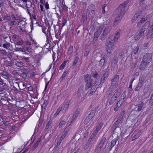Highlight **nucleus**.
<instances>
[{
	"label": "nucleus",
	"mask_w": 153,
	"mask_h": 153,
	"mask_svg": "<svg viewBox=\"0 0 153 153\" xmlns=\"http://www.w3.org/2000/svg\"><path fill=\"white\" fill-rule=\"evenodd\" d=\"M125 112L124 111H123L120 114V115L117 118L116 121L114 123L115 125L118 126L120 123L122 119L123 116L125 114Z\"/></svg>",
	"instance_id": "6e6552de"
},
{
	"label": "nucleus",
	"mask_w": 153,
	"mask_h": 153,
	"mask_svg": "<svg viewBox=\"0 0 153 153\" xmlns=\"http://www.w3.org/2000/svg\"><path fill=\"white\" fill-rule=\"evenodd\" d=\"M78 59L79 58L78 57H76L75 58L72 65V67H73V68H74L76 66V65L78 61Z\"/></svg>",
	"instance_id": "f704fd0d"
},
{
	"label": "nucleus",
	"mask_w": 153,
	"mask_h": 153,
	"mask_svg": "<svg viewBox=\"0 0 153 153\" xmlns=\"http://www.w3.org/2000/svg\"><path fill=\"white\" fill-rule=\"evenodd\" d=\"M144 31L141 30H140L139 33L134 38L135 40H137L140 38L144 35Z\"/></svg>",
	"instance_id": "4468645a"
},
{
	"label": "nucleus",
	"mask_w": 153,
	"mask_h": 153,
	"mask_svg": "<svg viewBox=\"0 0 153 153\" xmlns=\"http://www.w3.org/2000/svg\"><path fill=\"white\" fill-rule=\"evenodd\" d=\"M116 100L115 98H114V97H112L109 102V105H113L114 104V102Z\"/></svg>",
	"instance_id": "79ce46f5"
},
{
	"label": "nucleus",
	"mask_w": 153,
	"mask_h": 153,
	"mask_svg": "<svg viewBox=\"0 0 153 153\" xmlns=\"http://www.w3.org/2000/svg\"><path fill=\"white\" fill-rule=\"evenodd\" d=\"M152 56L151 53H146L144 56L142 60L149 64L152 61Z\"/></svg>",
	"instance_id": "423d86ee"
},
{
	"label": "nucleus",
	"mask_w": 153,
	"mask_h": 153,
	"mask_svg": "<svg viewBox=\"0 0 153 153\" xmlns=\"http://www.w3.org/2000/svg\"><path fill=\"white\" fill-rule=\"evenodd\" d=\"M42 137V136H40V137L38 139L36 143L33 145L32 148V149L33 150H34L38 146L39 143L41 141V139Z\"/></svg>",
	"instance_id": "aec40b11"
},
{
	"label": "nucleus",
	"mask_w": 153,
	"mask_h": 153,
	"mask_svg": "<svg viewBox=\"0 0 153 153\" xmlns=\"http://www.w3.org/2000/svg\"><path fill=\"white\" fill-rule=\"evenodd\" d=\"M68 60H65L64 62L61 65L60 67V69L62 70L64 68L66 64V63L68 62Z\"/></svg>",
	"instance_id": "58836bf2"
},
{
	"label": "nucleus",
	"mask_w": 153,
	"mask_h": 153,
	"mask_svg": "<svg viewBox=\"0 0 153 153\" xmlns=\"http://www.w3.org/2000/svg\"><path fill=\"white\" fill-rule=\"evenodd\" d=\"M148 17L147 16H144L138 22L137 24V26L138 27H140L141 24L144 23L146 20H147Z\"/></svg>",
	"instance_id": "f3484780"
},
{
	"label": "nucleus",
	"mask_w": 153,
	"mask_h": 153,
	"mask_svg": "<svg viewBox=\"0 0 153 153\" xmlns=\"http://www.w3.org/2000/svg\"><path fill=\"white\" fill-rule=\"evenodd\" d=\"M111 29V28L110 27H107L104 30L103 33L105 35H107L110 32Z\"/></svg>",
	"instance_id": "b1692460"
},
{
	"label": "nucleus",
	"mask_w": 153,
	"mask_h": 153,
	"mask_svg": "<svg viewBox=\"0 0 153 153\" xmlns=\"http://www.w3.org/2000/svg\"><path fill=\"white\" fill-rule=\"evenodd\" d=\"M96 90V88L94 87L91 88L88 96H91L93 93H94L95 92Z\"/></svg>",
	"instance_id": "e433bc0d"
},
{
	"label": "nucleus",
	"mask_w": 153,
	"mask_h": 153,
	"mask_svg": "<svg viewBox=\"0 0 153 153\" xmlns=\"http://www.w3.org/2000/svg\"><path fill=\"white\" fill-rule=\"evenodd\" d=\"M138 50L139 47H137L134 50V53L135 54H136L138 53Z\"/></svg>",
	"instance_id": "e2e57ef3"
},
{
	"label": "nucleus",
	"mask_w": 153,
	"mask_h": 153,
	"mask_svg": "<svg viewBox=\"0 0 153 153\" xmlns=\"http://www.w3.org/2000/svg\"><path fill=\"white\" fill-rule=\"evenodd\" d=\"M118 127H119L116 124L115 125V124L114 123L111 129V131L112 132H113L114 133L116 128Z\"/></svg>",
	"instance_id": "2f4dec72"
},
{
	"label": "nucleus",
	"mask_w": 153,
	"mask_h": 153,
	"mask_svg": "<svg viewBox=\"0 0 153 153\" xmlns=\"http://www.w3.org/2000/svg\"><path fill=\"white\" fill-rule=\"evenodd\" d=\"M103 26L102 25H101L99 27L97 30L96 31L94 34V36L98 37L100 34H101L103 29Z\"/></svg>",
	"instance_id": "dca6fc26"
},
{
	"label": "nucleus",
	"mask_w": 153,
	"mask_h": 153,
	"mask_svg": "<svg viewBox=\"0 0 153 153\" xmlns=\"http://www.w3.org/2000/svg\"><path fill=\"white\" fill-rule=\"evenodd\" d=\"M105 64V59L103 57L101 59L99 63V65L102 68L104 66Z\"/></svg>",
	"instance_id": "393cba45"
},
{
	"label": "nucleus",
	"mask_w": 153,
	"mask_h": 153,
	"mask_svg": "<svg viewBox=\"0 0 153 153\" xmlns=\"http://www.w3.org/2000/svg\"><path fill=\"white\" fill-rule=\"evenodd\" d=\"M114 46V44L111 41L107 42L105 45V48L107 53H111L112 52Z\"/></svg>",
	"instance_id": "39448f33"
},
{
	"label": "nucleus",
	"mask_w": 153,
	"mask_h": 153,
	"mask_svg": "<svg viewBox=\"0 0 153 153\" xmlns=\"http://www.w3.org/2000/svg\"><path fill=\"white\" fill-rule=\"evenodd\" d=\"M114 90V88L113 87H110L109 89V95H111L113 93Z\"/></svg>",
	"instance_id": "3c124183"
},
{
	"label": "nucleus",
	"mask_w": 153,
	"mask_h": 153,
	"mask_svg": "<svg viewBox=\"0 0 153 153\" xmlns=\"http://www.w3.org/2000/svg\"><path fill=\"white\" fill-rule=\"evenodd\" d=\"M66 123V122L65 121H63L61 122H60L59 125V128L62 127V126L65 124Z\"/></svg>",
	"instance_id": "49530a36"
},
{
	"label": "nucleus",
	"mask_w": 153,
	"mask_h": 153,
	"mask_svg": "<svg viewBox=\"0 0 153 153\" xmlns=\"http://www.w3.org/2000/svg\"><path fill=\"white\" fill-rule=\"evenodd\" d=\"M142 13V11L140 10H139L134 14L132 19L131 20V22L132 23H133L134 22L137 20L138 17Z\"/></svg>",
	"instance_id": "f8f14e48"
},
{
	"label": "nucleus",
	"mask_w": 153,
	"mask_h": 153,
	"mask_svg": "<svg viewBox=\"0 0 153 153\" xmlns=\"http://www.w3.org/2000/svg\"><path fill=\"white\" fill-rule=\"evenodd\" d=\"M48 103V102L47 100H45L43 104L41 106V108H42V111H43V110H45L46 106H47Z\"/></svg>",
	"instance_id": "a878e982"
},
{
	"label": "nucleus",
	"mask_w": 153,
	"mask_h": 153,
	"mask_svg": "<svg viewBox=\"0 0 153 153\" xmlns=\"http://www.w3.org/2000/svg\"><path fill=\"white\" fill-rule=\"evenodd\" d=\"M4 7V3L3 1H0V7L1 8V10Z\"/></svg>",
	"instance_id": "13d9d810"
},
{
	"label": "nucleus",
	"mask_w": 153,
	"mask_h": 153,
	"mask_svg": "<svg viewBox=\"0 0 153 153\" xmlns=\"http://www.w3.org/2000/svg\"><path fill=\"white\" fill-rule=\"evenodd\" d=\"M120 94V92H119L117 90L112 97H114V98H115L116 100H117V98L119 97Z\"/></svg>",
	"instance_id": "c85d7f7f"
},
{
	"label": "nucleus",
	"mask_w": 153,
	"mask_h": 153,
	"mask_svg": "<svg viewBox=\"0 0 153 153\" xmlns=\"http://www.w3.org/2000/svg\"><path fill=\"white\" fill-rule=\"evenodd\" d=\"M95 10V7L93 4H91L89 6L87 11L88 12H91L93 14H94Z\"/></svg>",
	"instance_id": "ddd939ff"
},
{
	"label": "nucleus",
	"mask_w": 153,
	"mask_h": 153,
	"mask_svg": "<svg viewBox=\"0 0 153 153\" xmlns=\"http://www.w3.org/2000/svg\"><path fill=\"white\" fill-rule=\"evenodd\" d=\"M80 110L79 109H78L76 110L73 116L71 123H72L76 119V118L78 117L79 114L80 113Z\"/></svg>",
	"instance_id": "2eb2a0df"
},
{
	"label": "nucleus",
	"mask_w": 153,
	"mask_h": 153,
	"mask_svg": "<svg viewBox=\"0 0 153 153\" xmlns=\"http://www.w3.org/2000/svg\"><path fill=\"white\" fill-rule=\"evenodd\" d=\"M20 76L22 78L25 79L27 76V74L23 72L20 74Z\"/></svg>",
	"instance_id": "c03bdc74"
},
{
	"label": "nucleus",
	"mask_w": 153,
	"mask_h": 153,
	"mask_svg": "<svg viewBox=\"0 0 153 153\" xmlns=\"http://www.w3.org/2000/svg\"><path fill=\"white\" fill-rule=\"evenodd\" d=\"M83 22H86L87 20V16L85 15H83L82 17Z\"/></svg>",
	"instance_id": "a18cd8bd"
},
{
	"label": "nucleus",
	"mask_w": 153,
	"mask_h": 153,
	"mask_svg": "<svg viewBox=\"0 0 153 153\" xmlns=\"http://www.w3.org/2000/svg\"><path fill=\"white\" fill-rule=\"evenodd\" d=\"M120 30L119 29L117 31V32L115 34V36L114 38V41H116L120 36Z\"/></svg>",
	"instance_id": "4be33fe9"
},
{
	"label": "nucleus",
	"mask_w": 153,
	"mask_h": 153,
	"mask_svg": "<svg viewBox=\"0 0 153 153\" xmlns=\"http://www.w3.org/2000/svg\"><path fill=\"white\" fill-rule=\"evenodd\" d=\"M124 102L125 99H120L119 101L118 102L119 103V104H120L121 105H122Z\"/></svg>",
	"instance_id": "0e129e2a"
},
{
	"label": "nucleus",
	"mask_w": 153,
	"mask_h": 153,
	"mask_svg": "<svg viewBox=\"0 0 153 153\" xmlns=\"http://www.w3.org/2000/svg\"><path fill=\"white\" fill-rule=\"evenodd\" d=\"M98 131H99L97 130L96 129L92 133V135H93V136H92V135L91 136L92 137H93V138H94V137L96 135Z\"/></svg>",
	"instance_id": "864d4df0"
},
{
	"label": "nucleus",
	"mask_w": 153,
	"mask_h": 153,
	"mask_svg": "<svg viewBox=\"0 0 153 153\" xmlns=\"http://www.w3.org/2000/svg\"><path fill=\"white\" fill-rule=\"evenodd\" d=\"M149 64L147 62H144L142 60L140 65V70L141 71L144 70Z\"/></svg>",
	"instance_id": "9b49d317"
},
{
	"label": "nucleus",
	"mask_w": 153,
	"mask_h": 153,
	"mask_svg": "<svg viewBox=\"0 0 153 153\" xmlns=\"http://www.w3.org/2000/svg\"><path fill=\"white\" fill-rule=\"evenodd\" d=\"M84 77L88 88H91L92 85V80L91 78V75L87 74L86 75H84Z\"/></svg>",
	"instance_id": "20e7f679"
},
{
	"label": "nucleus",
	"mask_w": 153,
	"mask_h": 153,
	"mask_svg": "<svg viewBox=\"0 0 153 153\" xmlns=\"http://www.w3.org/2000/svg\"><path fill=\"white\" fill-rule=\"evenodd\" d=\"M103 125V123L102 122L99 123H98V125L97 126L96 129L99 131L101 128L102 127Z\"/></svg>",
	"instance_id": "72a5a7b5"
},
{
	"label": "nucleus",
	"mask_w": 153,
	"mask_h": 153,
	"mask_svg": "<svg viewBox=\"0 0 153 153\" xmlns=\"http://www.w3.org/2000/svg\"><path fill=\"white\" fill-rule=\"evenodd\" d=\"M0 51L1 54L2 55H6L7 54V52L4 50H1Z\"/></svg>",
	"instance_id": "052dcab7"
},
{
	"label": "nucleus",
	"mask_w": 153,
	"mask_h": 153,
	"mask_svg": "<svg viewBox=\"0 0 153 153\" xmlns=\"http://www.w3.org/2000/svg\"><path fill=\"white\" fill-rule=\"evenodd\" d=\"M106 78H107L103 76L100 81V83H101V84L103 83L105 81V80Z\"/></svg>",
	"instance_id": "8fccbe9b"
},
{
	"label": "nucleus",
	"mask_w": 153,
	"mask_h": 153,
	"mask_svg": "<svg viewBox=\"0 0 153 153\" xmlns=\"http://www.w3.org/2000/svg\"><path fill=\"white\" fill-rule=\"evenodd\" d=\"M143 85V84L139 82L135 89V91H139Z\"/></svg>",
	"instance_id": "5701e85b"
},
{
	"label": "nucleus",
	"mask_w": 153,
	"mask_h": 153,
	"mask_svg": "<svg viewBox=\"0 0 153 153\" xmlns=\"http://www.w3.org/2000/svg\"><path fill=\"white\" fill-rule=\"evenodd\" d=\"M92 76L94 78L97 79L98 77V74L97 72H95L94 73L92 74Z\"/></svg>",
	"instance_id": "6e6d98bb"
},
{
	"label": "nucleus",
	"mask_w": 153,
	"mask_h": 153,
	"mask_svg": "<svg viewBox=\"0 0 153 153\" xmlns=\"http://www.w3.org/2000/svg\"><path fill=\"white\" fill-rule=\"evenodd\" d=\"M133 134L134 135V136L133 137V140H132L137 139L140 136V133L139 132H134L133 133Z\"/></svg>",
	"instance_id": "c756f323"
},
{
	"label": "nucleus",
	"mask_w": 153,
	"mask_h": 153,
	"mask_svg": "<svg viewBox=\"0 0 153 153\" xmlns=\"http://www.w3.org/2000/svg\"><path fill=\"white\" fill-rule=\"evenodd\" d=\"M96 109H94L91 111L90 114L86 117L84 120V124L87 125L95 115L96 112Z\"/></svg>",
	"instance_id": "7ed1b4c3"
},
{
	"label": "nucleus",
	"mask_w": 153,
	"mask_h": 153,
	"mask_svg": "<svg viewBox=\"0 0 153 153\" xmlns=\"http://www.w3.org/2000/svg\"><path fill=\"white\" fill-rule=\"evenodd\" d=\"M128 3V1H125L120 4L115 11L114 13L118 16L116 18L114 21V25L115 26V25H117L120 22L125 13V8Z\"/></svg>",
	"instance_id": "f257e3e1"
},
{
	"label": "nucleus",
	"mask_w": 153,
	"mask_h": 153,
	"mask_svg": "<svg viewBox=\"0 0 153 153\" xmlns=\"http://www.w3.org/2000/svg\"><path fill=\"white\" fill-rule=\"evenodd\" d=\"M16 15H12L10 16H9L7 15H4L3 17V20L5 21V23L8 21V24L9 25L11 26L12 25H15L17 24V22L15 20H18L19 19L18 17H16Z\"/></svg>",
	"instance_id": "f03ea898"
},
{
	"label": "nucleus",
	"mask_w": 153,
	"mask_h": 153,
	"mask_svg": "<svg viewBox=\"0 0 153 153\" xmlns=\"http://www.w3.org/2000/svg\"><path fill=\"white\" fill-rule=\"evenodd\" d=\"M24 42L23 41H18L16 43V45H22L24 44Z\"/></svg>",
	"instance_id": "de8ad7c7"
},
{
	"label": "nucleus",
	"mask_w": 153,
	"mask_h": 153,
	"mask_svg": "<svg viewBox=\"0 0 153 153\" xmlns=\"http://www.w3.org/2000/svg\"><path fill=\"white\" fill-rule=\"evenodd\" d=\"M145 104L144 103L143 101H140L139 103L136 105V107H137V111H140L143 110L146 108Z\"/></svg>",
	"instance_id": "0eeeda50"
},
{
	"label": "nucleus",
	"mask_w": 153,
	"mask_h": 153,
	"mask_svg": "<svg viewBox=\"0 0 153 153\" xmlns=\"http://www.w3.org/2000/svg\"><path fill=\"white\" fill-rule=\"evenodd\" d=\"M10 46V43H5L3 44V46L4 48L7 49Z\"/></svg>",
	"instance_id": "603ef678"
},
{
	"label": "nucleus",
	"mask_w": 153,
	"mask_h": 153,
	"mask_svg": "<svg viewBox=\"0 0 153 153\" xmlns=\"http://www.w3.org/2000/svg\"><path fill=\"white\" fill-rule=\"evenodd\" d=\"M1 74L5 79L7 78L9 76V73L6 71H3L2 73H1Z\"/></svg>",
	"instance_id": "cd10ccee"
},
{
	"label": "nucleus",
	"mask_w": 153,
	"mask_h": 153,
	"mask_svg": "<svg viewBox=\"0 0 153 153\" xmlns=\"http://www.w3.org/2000/svg\"><path fill=\"white\" fill-rule=\"evenodd\" d=\"M67 72L66 71H65L63 73V74H62V76L60 77V80L61 82H62L65 79L66 75L67 74Z\"/></svg>",
	"instance_id": "ea45409f"
},
{
	"label": "nucleus",
	"mask_w": 153,
	"mask_h": 153,
	"mask_svg": "<svg viewBox=\"0 0 153 153\" xmlns=\"http://www.w3.org/2000/svg\"><path fill=\"white\" fill-rule=\"evenodd\" d=\"M150 23V22L149 21L147 22L144 24V26H145V27H146L148 28L149 26Z\"/></svg>",
	"instance_id": "4d7b16f0"
},
{
	"label": "nucleus",
	"mask_w": 153,
	"mask_h": 153,
	"mask_svg": "<svg viewBox=\"0 0 153 153\" xmlns=\"http://www.w3.org/2000/svg\"><path fill=\"white\" fill-rule=\"evenodd\" d=\"M109 74V72L108 71H107L103 74V76L107 78Z\"/></svg>",
	"instance_id": "338daca9"
},
{
	"label": "nucleus",
	"mask_w": 153,
	"mask_h": 153,
	"mask_svg": "<svg viewBox=\"0 0 153 153\" xmlns=\"http://www.w3.org/2000/svg\"><path fill=\"white\" fill-rule=\"evenodd\" d=\"M52 123V121L51 120H50L47 123L46 126L45 128V129L46 130H48L50 127V126L51 125V124Z\"/></svg>",
	"instance_id": "7c9ffc66"
},
{
	"label": "nucleus",
	"mask_w": 153,
	"mask_h": 153,
	"mask_svg": "<svg viewBox=\"0 0 153 153\" xmlns=\"http://www.w3.org/2000/svg\"><path fill=\"white\" fill-rule=\"evenodd\" d=\"M106 36L107 35H105V34H104V33H103L102 35L101 36V37L100 39L102 40H104L105 39V38H106Z\"/></svg>",
	"instance_id": "680f3d73"
},
{
	"label": "nucleus",
	"mask_w": 153,
	"mask_h": 153,
	"mask_svg": "<svg viewBox=\"0 0 153 153\" xmlns=\"http://www.w3.org/2000/svg\"><path fill=\"white\" fill-rule=\"evenodd\" d=\"M24 64L22 62H17L16 64V65L17 67H22L23 66Z\"/></svg>",
	"instance_id": "5fc2aeb1"
},
{
	"label": "nucleus",
	"mask_w": 153,
	"mask_h": 153,
	"mask_svg": "<svg viewBox=\"0 0 153 153\" xmlns=\"http://www.w3.org/2000/svg\"><path fill=\"white\" fill-rule=\"evenodd\" d=\"M93 137L91 136L88 139V141L84 145L83 149L85 150H86L89 147L91 142L92 141Z\"/></svg>",
	"instance_id": "1a4fd4ad"
},
{
	"label": "nucleus",
	"mask_w": 153,
	"mask_h": 153,
	"mask_svg": "<svg viewBox=\"0 0 153 153\" xmlns=\"http://www.w3.org/2000/svg\"><path fill=\"white\" fill-rule=\"evenodd\" d=\"M117 63V61L115 59H114L112 60L111 62V65H113V66H114Z\"/></svg>",
	"instance_id": "09e8293b"
},
{
	"label": "nucleus",
	"mask_w": 153,
	"mask_h": 153,
	"mask_svg": "<svg viewBox=\"0 0 153 153\" xmlns=\"http://www.w3.org/2000/svg\"><path fill=\"white\" fill-rule=\"evenodd\" d=\"M121 106V105L119 104V103H118V102L116 104V105L115 106L114 108V110L115 111H117L120 107V106Z\"/></svg>",
	"instance_id": "c9c22d12"
},
{
	"label": "nucleus",
	"mask_w": 153,
	"mask_h": 153,
	"mask_svg": "<svg viewBox=\"0 0 153 153\" xmlns=\"http://www.w3.org/2000/svg\"><path fill=\"white\" fill-rule=\"evenodd\" d=\"M118 139H115L112 140L111 142L110 146L109 147V151H110L112 148L116 144V143Z\"/></svg>",
	"instance_id": "6ab92c4d"
},
{
	"label": "nucleus",
	"mask_w": 153,
	"mask_h": 153,
	"mask_svg": "<svg viewBox=\"0 0 153 153\" xmlns=\"http://www.w3.org/2000/svg\"><path fill=\"white\" fill-rule=\"evenodd\" d=\"M26 51L30 53H31L32 52V50L29 47H26Z\"/></svg>",
	"instance_id": "774afa93"
},
{
	"label": "nucleus",
	"mask_w": 153,
	"mask_h": 153,
	"mask_svg": "<svg viewBox=\"0 0 153 153\" xmlns=\"http://www.w3.org/2000/svg\"><path fill=\"white\" fill-rule=\"evenodd\" d=\"M15 50L16 51H20L22 52L25 53V54H28L26 52V51L25 50V48H17L16 47Z\"/></svg>",
	"instance_id": "412c9836"
},
{
	"label": "nucleus",
	"mask_w": 153,
	"mask_h": 153,
	"mask_svg": "<svg viewBox=\"0 0 153 153\" xmlns=\"http://www.w3.org/2000/svg\"><path fill=\"white\" fill-rule=\"evenodd\" d=\"M139 82L143 84L145 82V78L144 76L141 77L139 79Z\"/></svg>",
	"instance_id": "37998d69"
},
{
	"label": "nucleus",
	"mask_w": 153,
	"mask_h": 153,
	"mask_svg": "<svg viewBox=\"0 0 153 153\" xmlns=\"http://www.w3.org/2000/svg\"><path fill=\"white\" fill-rule=\"evenodd\" d=\"M19 23L22 25V26H23L26 24V22L23 20L20 21L19 22Z\"/></svg>",
	"instance_id": "69168bd1"
},
{
	"label": "nucleus",
	"mask_w": 153,
	"mask_h": 153,
	"mask_svg": "<svg viewBox=\"0 0 153 153\" xmlns=\"http://www.w3.org/2000/svg\"><path fill=\"white\" fill-rule=\"evenodd\" d=\"M62 140H61V139H59V140H58L56 144L54 146V149H56V150H57L59 148V146L60 145V144L61 143Z\"/></svg>",
	"instance_id": "473e14b6"
},
{
	"label": "nucleus",
	"mask_w": 153,
	"mask_h": 153,
	"mask_svg": "<svg viewBox=\"0 0 153 153\" xmlns=\"http://www.w3.org/2000/svg\"><path fill=\"white\" fill-rule=\"evenodd\" d=\"M102 147L100 146L97 144L96 147L95 149V152L96 153H99L101 151V149Z\"/></svg>",
	"instance_id": "bb28decb"
},
{
	"label": "nucleus",
	"mask_w": 153,
	"mask_h": 153,
	"mask_svg": "<svg viewBox=\"0 0 153 153\" xmlns=\"http://www.w3.org/2000/svg\"><path fill=\"white\" fill-rule=\"evenodd\" d=\"M106 6V4H104L102 6V13L103 14L105 13V8Z\"/></svg>",
	"instance_id": "bf43d9fd"
},
{
	"label": "nucleus",
	"mask_w": 153,
	"mask_h": 153,
	"mask_svg": "<svg viewBox=\"0 0 153 153\" xmlns=\"http://www.w3.org/2000/svg\"><path fill=\"white\" fill-rule=\"evenodd\" d=\"M119 80V76L118 75H115L113 79L111 80V85L115 86L117 83V82Z\"/></svg>",
	"instance_id": "9d476101"
},
{
	"label": "nucleus",
	"mask_w": 153,
	"mask_h": 153,
	"mask_svg": "<svg viewBox=\"0 0 153 153\" xmlns=\"http://www.w3.org/2000/svg\"><path fill=\"white\" fill-rule=\"evenodd\" d=\"M73 47L72 46H70L68 48V53L69 54H71L73 52Z\"/></svg>",
	"instance_id": "4c0bfd02"
},
{
	"label": "nucleus",
	"mask_w": 153,
	"mask_h": 153,
	"mask_svg": "<svg viewBox=\"0 0 153 153\" xmlns=\"http://www.w3.org/2000/svg\"><path fill=\"white\" fill-rule=\"evenodd\" d=\"M68 132L65 131H64L62 134V136L60 137V139H61V140H62L63 139L65 138V137L67 135Z\"/></svg>",
	"instance_id": "a19ab883"
},
{
	"label": "nucleus",
	"mask_w": 153,
	"mask_h": 153,
	"mask_svg": "<svg viewBox=\"0 0 153 153\" xmlns=\"http://www.w3.org/2000/svg\"><path fill=\"white\" fill-rule=\"evenodd\" d=\"M106 140L107 139L106 137H103L101 138L98 144L102 147L104 144L106 142Z\"/></svg>",
	"instance_id": "a211bd4d"
}]
</instances>
